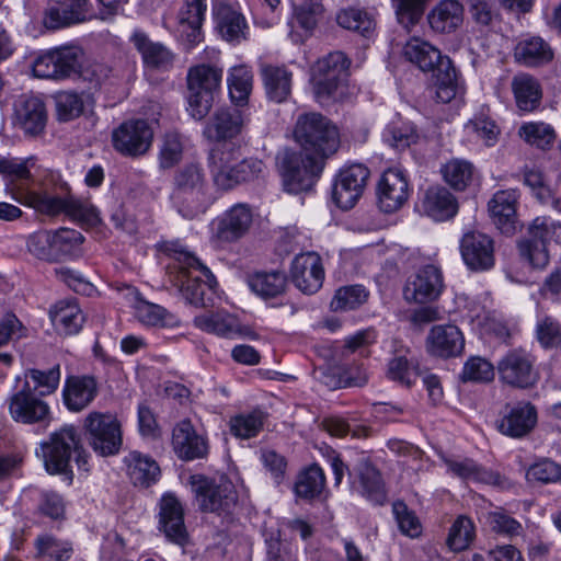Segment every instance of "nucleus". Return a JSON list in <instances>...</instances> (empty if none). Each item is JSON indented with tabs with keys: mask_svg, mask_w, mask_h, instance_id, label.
Returning a JSON list of instances; mask_svg holds the SVG:
<instances>
[{
	"mask_svg": "<svg viewBox=\"0 0 561 561\" xmlns=\"http://www.w3.org/2000/svg\"><path fill=\"white\" fill-rule=\"evenodd\" d=\"M34 165L33 157L3 159L1 174L8 178L4 191L12 199L47 216L65 214L81 226L95 227L101 222L99 210L89 201L69 194L55 195L39 186L31 174Z\"/></svg>",
	"mask_w": 561,
	"mask_h": 561,
	"instance_id": "1",
	"label": "nucleus"
},
{
	"mask_svg": "<svg viewBox=\"0 0 561 561\" xmlns=\"http://www.w3.org/2000/svg\"><path fill=\"white\" fill-rule=\"evenodd\" d=\"M170 279L183 298L196 307L213 306L217 282L210 270L185 249L174 250Z\"/></svg>",
	"mask_w": 561,
	"mask_h": 561,
	"instance_id": "2",
	"label": "nucleus"
},
{
	"mask_svg": "<svg viewBox=\"0 0 561 561\" xmlns=\"http://www.w3.org/2000/svg\"><path fill=\"white\" fill-rule=\"evenodd\" d=\"M171 202L186 219H194L207 210L211 204V194L202 164L186 163L175 171Z\"/></svg>",
	"mask_w": 561,
	"mask_h": 561,
	"instance_id": "3",
	"label": "nucleus"
},
{
	"mask_svg": "<svg viewBox=\"0 0 561 561\" xmlns=\"http://www.w3.org/2000/svg\"><path fill=\"white\" fill-rule=\"evenodd\" d=\"M294 139L300 151L322 161L334 154L340 147L337 127L321 113L300 114L294 127Z\"/></svg>",
	"mask_w": 561,
	"mask_h": 561,
	"instance_id": "4",
	"label": "nucleus"
},
{
	"mask_svg": "<svg viewBox=\"0 0 561 561\" xmlns=\"http://www.w3.org/2000/svg\"><path fill=\"white\" fill-rule=\"evenodd\" d=\"M83 241V234L70 228L38 230L28 236L26 248L34 257L55 263L77 255Z\"/></svg>",
	"mask_w": 561,
	"mask_h": 561,
	"instance_id": "5",
	"label": "nucleus"
},
{
	"mask_svg": "<svg viewBox=\"0 0 561 561\" xmlns=\"http://www.w3.org/2000/svg\"><path fill=\"white\" fill-rule=\"evenodd\" d=\"M324 164L320 158L289 149L277 157L284 190L290 194L310 191L320 179Z\"/></svg>",
	"mask_w": 561,
	"mask_h": 561,
	"instance_id": "6",
	"label": "nucleus"
},
{
	"mask_svg": "<svg viewBox=\"0 0 561 561\" xmlns=\"http://www.w3.org/2000/svg\"><path fill=\"white\" fill-rule=\"evenodd\" d=\"M222 70L211 65L201 64L187 72V111L195 119H203L210 111L214 94L220 89Z\"/></svg>",
	"mask_w": 561,
	"mask_h": 561,
	"instance_id": "7",
	"label": "nucleus"
},
{
	"mask_svg": "<svg viewBox=\"0 0 561 561\" xmlns=\"http://www.w3.org/2000/svg\"><path fill=\"white\" fill-rule=\"evenodd\" d=\"M80 433L77 427L66 424L49 435L48 440L41 444L42 456L46 470L53 474H67L72 479L69 470L72 453L80 447Z\"/></svg>",
	"mask_w": 561,
	"mask_h": 561,
	"instance_id": "8",
	"label": "nucleus"
},
{
	"mask_svg": "<svg viewBox=\"0 0 561 561\" xmlns=\"http://www.w3.org/2000/svg\"><path fill=\"white\" fill-rule=\"evenodd\" d=\"M191 484L204 512L228 513L237 504L234 485L226 476L214 479L201 474L192 476Z\"/></svg>",
	"mask_w": 561,
	"mask_h": 561,
	"instance_id": "9",
	"label": "nucleus"
},
{
	"mask_svg": "<svg viewBox=\"0 0 561 561\" xmlns=\"http://www.w3.org/2000/svg\"><path fill=\"white\" fill-rule=\"evenodd\" d=\"M560 225L550 217H536L528 227V234L518 242L523 259L535 268H545L550 260L548 244L556 237Z\"/></svg>",
	"mask_w": 561,
	"mask_h": 561,
	"instance_id": "10",
	"label": "nucleus"
},
{
	"mask_svg": "<svg viewBox=\"0 0 561 561\" xmlns=\"http://www.w3.org/2000/svg\"><path fill=\"white\" fill-rule=\"evenodd\" d=\"M496 371L502 383L517 389L533 388L539 380L535 358L523 348L506 352L499 359Z\"/></svg>",
	"mask_w": 561,
	"mask_h": 561,
	"instance_id": "11",
	"label": "nucleus"
},
{
	"mask_svg": "<svg viewBox=\"0 0 561 561\" xmlns=\"http://www.w3.org/2000/svg\"><path fill=\"white\" fill-rule=\"evenodd\" d=\"M81 57V48L75 45L49 49L35 58L33 72L44 79H66L79 71Z\"/></svg>",
	"mask_w": 561,
	"mask_h": 561,
	"instance_id": "12",
	"label": "nucleus"
},
{
	"mask_svg": "<svg viewBox=\"0 0 561 561\" xmlns=\"http://www.w3.org/2000/svg\"><path fill=\"white\" fill-rule=\"evenodd\" d=\"M350 60L342 51H333L318 59L311 68V81L318 101L332 98L347 76Z\"/></svg>",
	"mask_w": 561,
	"mask_h": 561,
	"instance_id": "13",
	"label": "nucleus"
},
{
	"mask_svg": "<svg viewBox=\"0 0 561 561\" xmlns=\"http://www.w3.org/2000/svg\"><path fill=\"white\" fill-rule=\"evenodd\" d=\"M83 426L95 453L101 456L118 453L122 446V432L121 425L113 414L93 411L84 419Z\"/></svg>",
	"mask_w": 561,
	"mask_h": 561,
	"instance_id": "14",
	"label": "nucleus"
},
{
	"mask_svg": "<svg viewBox=\"0 0 561 561\" xmlns=\"http://www.w3.org/2000/svg\"><path fill=\"white\" fill-rule=\"evenodd\" d=\"M370 171L360 163L344 167L335 175L332 188V198L336 206L343 210L353 208L362 197Z\"/></svg>",
	"mask_w": 561,
	"mask_h": 561,
	"instance_id": "15",
	"label": "nucleus"
},
{
	"mask_svg": "<svg viewBox=\"0 0 561 561\" xmlns=\"http://www.w3.org/2000/svg\"><path fill=\"white\" fill-rule=\"evenodd\" d=\"M96 19L90 0H50L43 23L49 30H59Z\"/></svg>",
	"mask_w": 561,
	"mask_h": 561,
	"instance_id": "16",
	"label": "nucleus"
},
{
	"mask_svg": "<svg viewBox=\"0 0 561 561\" xmlns=\"http://www.w3.org/2000/svg\"><path fill=\"white\" fill-rule=\"evenodd\" d=\"M153 130L145 119H129L114 129L112 141L114 148L124 156L145 154L151 147Z\"/></svg>",
	"mask_w": 561,
	"mask_h": 561,
	"instance_id": "17",
	"label": "nucleus"
},
{
	"mask_svg": "<svg viewBox=\"0 0 561 561\" xmlns=\"http://www.w3.org/2000/svg\"><path fill=\"white\" fill-rule=\"evenodd\" d=\"M444 290L440 268L434 264L421 267L403 288V297L410 304H427L439 298Z\"/></svg>",
	"mask_w": 561,
	"mask_h": 561,
	"instance_id": "18",
	"label": "nucleus"
},
{
	"mask_svg": "<svg viewBox=\"0 0 561 561\" xmlns=\"http://www.w3.org/2000/svg\"><path fill=\"white\" fill-rule=\"evenodd\" d=\"M459 248L469 270L483 272L494 266V241L489 234L479 230H468L462 234Z\"/></svg>",
	"mask_w": 561,
	"mask_h": 561,
	"instance_id": "19",
	"label": "nucleus"
},
{
	"mask_svg": "<svg viewBox=\"0 0 561 561\" xmlns=\"http://www.w3.org/2000/svg\"><path fill=\"white\" fill-rule=\"evenodd\" d=\"M47 110L42 99L22 95L14 103L12 122L27 138L41 136L47 124Z\"/></svg>",
	"mask_w": 561,
	"mask_h": 561,
	"instance_id": "20",
	"label": "nucleus"
},
{
	"mask_svg": "<svg viewBox=\"0 0 561 561\" xmlns=\"http://www.w3.org/2000/svg\"><path fill=\"white\" fill-rule=\"evenodd\" d=\"M426 352L434 357L448 359L458 357L465 350V336L454 324L433 325L425 339Z\"/></svg>",
	"mask_w": 561,
	"mask_h": 561,
	"instance_id": "21",
	"label": "nucleus"
},
{
	"mask_svg": "<svg viewBox=\"0 0 561 561\" xmlns=\"http://www.w3.org/2000/svg\"><path fill=\"white\" fill-rule=\"evenodd\" d=\"M9 413L11 417L23 424H34L49 419V405L37 398L24 382L23 387L9 399Z\"/></svg>",
	"mask_w": 561,
	"mask_h": 561,
	"instance_id": "22",
	"label": "nucleus"
},
{
	"mask_svg": "<svg viewBox=\"0 0 561 561\" xmlns=\"http://www.w3.org/2000/svg\"><path fill=\"white\" fill-rule=\"evenodd\" d=\"M290 276L295 286L302 293H317L324 280L322 260L316 252L297 254L290 267Z\"/></svg>",
	"mask_w": 561,
	"mask_h": 561,
	"instance_id": "23",
	"label": "nucleus"
},
{
	"mask_svg": "<svg viewBox=\"0 0 561 561\" xmlns=\"http://www.w3.org/2000/svg\"><path fill=\"white\" fill-rule=\"evenodd\" d=\"M239 158L238 149L230 144H221L213 148L208 156V165L214 184L222 191H229L240 184L234 161Z\"/></svg>",
	"mask_w": 561,
	"mask_h": 561,
	"instance_id": "24",
	"label": "nucleus"
},
{
	"mask_svg": "<svg viewBox=\"0 0 561 561\" xmlns=\"http://www.w3.org/2000/svg\"><path fill=\"white\" fill-rule=\"evenodd\" d=\"M409 198V183L402 171L388 169L378 182L377 201L383 213H394Z\"/></svg>",
	"mask_w": 561,
	"mask_h": 561,
	"instance_id": "25",
	"label": "nucleus"
},
{
	"mask_svg": "<svg viewBox=\"0 0 561 561\" xmlns=\"http://www.w3.org/2000/svg\"><path fill=\"white\" fill-rule=\"evenodd\" d=\"M172 448L175 455L185 461L202 459L209 450L207 438L198 434L188 420H182L174 426Z\"/></svg>",
	"mask_w": 561,
	"mask_h": 561,
	"instance_id": "26",
	"label": "nucleus"
},
{
	"mask_svg": "<svg viewBox=\"0 0 561 561\" xmlns=\"http://www.w3.org/2000/svg\"><path fill=\"white\" fill-rule=\"evenodd\" d=\"M159 529L175 545L183 547L188 541L183 506L172 494H165L160 501Z\"/></svg>",
	"mask_w": 561,
	"mask_h": 561,
	"instance_id": "27",
	"label": "nucleus"
},
{
	"mask_svg": "<svg viewBox=\"0 0 561 561\" xmlns=\"http://www.w3.org/2000/svg\"><path fill=\"white\" fill-rule=\"evenodd\" d=\"M536 423V408L529 402H518L506 407L505 413L496 421V428L503 435L519 438L527 435Z\"/></svg>",
	"mask_w": 561,
	"mask_h": 561,
	"instance_id": "28",
	"label": "nucleus"
},
{
	"mask_svg": "<svg viewBox=\"0 0 561 561\" xmlns=\"http://www.w3.org/2000/svg\"><path fill=\"white\" fill-rule=\"evenodd\" d=\"M98 381L93 376H69L65 380L62 401L71 412L87 409L98 396Z\"/></svg>",
	"mask_w": 561,
	"mask_h": 561,
	"instance_id": "29",
	"label": "nucleus"
},
{
	"mask_svg": "<svg viewBox=\"0 0 561 561\" xmlns=\"http://www.w3.org/2000/svg\"><path fill=\"white\" fill-rule=\"evenodd\" d=\"M215 28L220 37L232 45H239L249 37V25L244 15L229 4H219L214 13Z\"/></svg>",
	"mask_w": 561,
	"mask_h": 561,
	"instance_id": "30",
	"label": "nucleus"
},
{
	"mask_svg": "<svg viewBox=\"0 0 561 561\" xmlns=\"http://www.w3.org/2000/svg\"><path fill=\"white\" fill-rule=\"evenodd\" d=\"M517 199L516 190H503L496 192L488 204L493 222L503 233L513 234L517 229Z\"/></svg>",
	"mask_w": 561,
	"mask_h": 561,
	"instance_id": "31",
	"label": "nucleus"
},
{
	"mask_svg": "<svg viewBox=\"0 0 561 561\" xmlns=\"http://www.w3.org/2000/svg\"><path fill=\"white\" fill-rule=\"evenodd\" d=\"M252 224V211L245 204L232 206L217 221L215 237L219 241L233 242L243 237Z\"/></svg>",
	"mask_w": 561,
	"mask_h": 561,
	"instance_id": "32",
	"label": "nucleus"
},
{
	"mask_svg": "<svg viewBox=\"0 0 561 561\" xmlns=\"http://www.w3.org/2000/svg\"><path fill=\"white\" fill-rule=\"evenodd\" d=\"M194 325L210 334L226 339H234L244 334V330L237 316L226 311L217 310L196 316Z\"/></svg>",
	"mask_w": 561,
	"mask_h": 561,
	"instance_id": "33",
	"label": "nucleus"
},
{
	"mask_svg": "<svg viewBox=\"0 0 561 561\" xmlns=\"http://www.w3.org/2000/svg\"><path fill=\"white\" fill-rule=\"evenodd\" d=\"M206 0H185L178 13L179 31L190 47L201 43L202 25L205 19Z\"/></svg>",
	"mask_w": 561,
	"mask_h": 561,
	"instance_id": "34",
	"label": "nucleus"
},
{
	"mask_svg": "<svg viewBox=\"0 0 561 561\" xmlns=\"http://www.w3.org/2000/svg\"><path fill=\"white\" fill-rule=\"evenodd\" d=\"M244 125V118L239 110L220 108L214 113L204 128V135L209 140H225L238 136Z\"/></svg>",
	"mask_w": 561,
	"mask_h": 561,
	"instance_id": "35",
	"label": "nucleus"
},
{
	"mask_svg": "<svg viewBox=\"0 0 561 561\" xmlns=\"http://www.w3.org/2000/svg\"><path fill=\"white\" fill-rule=\"evenodd\" d=\"M353 488L375 504H383L387 499L380 472L367 460H362L353 479Z\"/></svg>",
	"mask_w": 561,
	"mask_h": 561,
	"instance_id": "36",
	"label": "nucleus"
},
{
	"mask_svg": "<svg viewBox=\"0 0 561 561\" xmlns=\"http://www.w3.org/2000/svg\"><path fill=\"white\" fill-rule=\"evenodd\" d=\"M125 298L134 309L137 320L144 325L165 327L171 323V314L163 307L144 300L136 288L127 286Z\"/></svg>",
	"mask_w": 561,
	"mask_h": 561,
	"instance_id": "37",
	"label": "nucleus"
},
{
	"mask_svg": "<svg viewBox=\"0 0 561 561\" xmlns=\"http://www.w3.org/2000/svg\"><path fill=\"white\" fill-rule=\"evenodd\" d=\"M261 77L267 98L276 103L285 102L291 93L293 72L285 66L262 65Z\"/></svg>",
	"mask_w": 561,
	"mask_h": 561,
	"instance_id": "38",
	"label": "nucleus"
},
{
	"mask_svg": "<svg viewBox=\"0 0 561 561\" xmlns=\"http://www.w3.org/2000/svg\"><path fill=\"white\" fill-rule=\"evenodd\" d=\"M402 55L409 62L424 72L434 70L442 64L443 59L447 58L432 44L415 36L407 41L402 48Z\"/></svg>",
	"mask_w": 561,
	"mask_h": 561,
	"instance_id": "39",
	"label": "nucleus"
},
{
	"mask_svg": "<svg viewBox=\"0 0 561 561\" xmlns=\"http://www.w3.org/2000/svg\"><path fill=\"white\" fill-rule=\"evenodd\" d=\"M463 21V7L457 0L439 1L428 14V23L437 33H451Z\"/></svg>",
	"mask_w": 561,
	"mask_h": 561,
	"instance_id": "40",
	"label": "nucleus"
},
{
	"mask_svg": "<svg viewBox=\"0 0 561 561\" xmlns=\"http://www.w3.org/2000/svg\"><path fill=\"white\" fill-rule=\"evenodd\" d=\"M55 329L62 334L78 333L83 323L84 316L75 300H61L49 312Z\"/></svg>",
	"mask_w": 561,
	"mask_h": 561,
	"instance_id": "41",
	"label": "nucleus"
},
{
	"mask_svg": "<svg viewBox=\"0 0 561 561\" xmlns=\"http://www.w3.org/2000/svg\"><path fill=\"white\" fill-rule=\"evenodd\" d=\"M514 57L526 67H536L550 62L553 59V51L541 37L533 36L517 43Z\"/></svg>",
	"mask_w": 561,
	"mask_h": 561,
	"instance_id": "42",
	"label": "nucleus"
},
{
	"mask_svg": "<svg viewBox=\"0 0 561 561\" xmlns=\"http://www.w3.org/2000/svg\"><path fill=\"white\" fill-rule=\"evenodd\" d=\"M127 474L136 486L148 488L154 483L160 474L158 463L149 456L139 451H131L125 458Z\"/></svg>",
	"mask_w": 561,
	"mask_h": 561,
	"instance_id": "43",
	"label": "nucleus"
},
{
	"mask_svg": "<svg viewBox=\"0 0 561 561\" xmlns=\"http://www.w3.org/2000/svg\"><path fill=\"white\" fill-rule=\"evenodd\" d=\"M435 98L438 102L448 103L463 92L462 84L450 59H443L434 70Z\"/></svg>",
	"mask_w": 561,
	"mask_h": 561,
	"instance_id": "44",
	"label": "nucleus"
},
{
	"mask_svg": "<svg viewBox=\"0 0 561 561\" xmlns=\"http://www.w3.org/2000/svg\"><path fill=\"white\" fill-rule=\"evenodd\" d=\"M448 472L467 481L482 482L486 484H501L500 474L486 470L471 459L443 458Z\"/></svg>",
	"mask_w": 561,
	"mask_h": 561,
	"instance_id": "45",
	"label": "nucleus"
},
{
	"mask_svg": "<svg viewBox=\"0 0 561 561\" xmlns=\"http://www.w3.org/2000/svg\"><path fill=\"white\" fill-rule=\"evenodd\" d=\"M424 208L435 220H446L456 215L458 203L447 188L437 186L427 190Z\"/></svg>",
	"mask_w": 561,
	"mask_h": 561,
	"instance_id": "46",
	"label": "nucleus"
},
{
	"mask_svg": "<svg viewBox=\"0 0 561 561\" xmlns=\"http://www.w3.org/2000/svg\"><path fill=\"white\" fill-rule=\"evenodd\" d=\"M131 41L147 66L167 68L172 64V53L164 45L150 41L144 32H135Z\"/></svg>",
	"mask_w": 561,
	"mask_h": 561,
	"instance_id": "47",
	"label": "nucleus"
},
{
	"mask_svg": "<svg viewBox=\"0 0 561 561\" xmlns=\"http://www.w3.org/2000/svg\"><path fill=\"white\" fill-rule=\"evenodd\" d=\"M512 90L516 105L520 111L531 112L537 108L541 100V89L538 81L527 73H520L513 78Z\"/></svg>",
	"mask_w": 561,
	"mask_h": 561,
	"instance_id": "48",
	"label": "nucleus"
},
{
	"mask_svg": "<svg viewBox=\"0 0 561 561\" xmlns=\"http://www.w3.org/2000/svg\"><path fill=\"white\" fill-rule=\"evenodd\" d=\"M248 285L257 296L268 299L285 293L287 277L283 272H255L248 276Z\"/></svg>",
	"mask_w": 561,
	"mask_h": 561,
	"instance_id": "49",
	"label": "nucleus"
},
{
	"mask_svg": "<svg viewBox=\"0 0 561 561\" xmlns=\"http://www.w3.org/2000/svg\"><path fill=\"white\" fill-rule=\"evenodd\" d=\"M229 95L237 105L247 104L253 88V72L245 65L234 66L227 78Z\"/></svg>",
	"mask_w": 561,
	"mask_h": 561,
	"instance_id": "50",
	"label": "nucleus"
},
{
	"mask_svg": "<svg viewBox=\"0 0 561 561\" xmlns=\"http://www.w3.org/2000/svg\"><path fill=\"white\" fill-rule=\"evenodd\" d=\"M518 136L526 144L542 150L550 149L557 139L554 128L545 122L524 123L518 128Z\"/></svg>",
	"mask_w": 561,
	"mask_h": 561,
	"instance_id": "51",
	"label": "nucleus"
},
{
	"mask_svg": "<svg viewBox=\"0 0 561 561\" xmlns=\"http://www.w3.org/2000/svg\"><path fill=\"white\" fill-rule=\"evenodd\" d=\"M336 22L341 27L365 37H370L376 27L374 18L367 11L357 8L341 10L336 15Z\"/></svg>",
	"mask_w": 561,
	"mask_h": 561,
	"instance_id": "52",
	"label": "nucleus"
},
{
	"mask_svg": "<svg viewBox=\"0 0 561 561\" xmlns=\"http://www.w3.org/2000/svg\"><path fill=\"white\" fill-rule=\"evenodd\" d=\"M36 556L46 561H68L73 554L72 543L50 535L38 536L35 540Z\"/></svg>",
	"mask_w": 561,
	"mask_h": 561,
	"instance_id": "53",
	"label": "nucleus"
},
{
	"mask_svg": "<svg viewBox=\"0 0 561 561\" xmlns=\"http://www.w3.org/2000/svg\"><path fill=\"white\" fill-rule=\"evenodd\" d=\"M24 377V382H30L32 392L36 391L39 396H49L57 390L60 382V366L55 365L48 370L27 369Z\"/></svg>",
	"mask_w": 561,
	"mask_h": 561,
	"instance_id": "54",
	"label": "nucleus"
},
{
	"mask_svg": "<svg viewBox=\"0 0 561 561\" xmlns=\"http://www.w3.org/2000/svg\"><path fill=\"white\" fill-rule=\"evenodd\" d=\"M474 539L473 522L467 516H458L449 528L446 543L451 551L466 550Z\"/></svg>",
	"mask_w": 561,
	"mask_h": 561,
	"instance_id": "55",
	"label": "nucleus"
},
{
	"mask_svg": "<svg viewBox=\"0 0 561 561\" xmlns=\"http://www.w3.org/2000/svg\"><path fill=\"white\" fill-rule=\"evenodd\" d=\"M382 137L391 147L402 150L415 144L419 134L412 123L397 121L386 127Z\"/></svg>",
	"mask_w": 561,
	"mask_h": 561,
	"instance_id": "56",
	"label": "nucleus"
},
{
	"mask_svg": "<svg viewBox=\"0 0 561 561\" xmlns=\"http://www.w3.org/2000/svg\"><path fill=\"white\" fill-rule=\"evenodd\" d=\"M325 484V477L322 469L311 466L304 470L295 483V492L299 497L313 499L322 492Z\"/></svg>",
	"mask_w": 561,
	"mask_h": 561,
	"instance_id": "57",
	"label": "nucleus"
},
{
	"mask_svg": "<svg viewBox=\"0 0 561 561\" xmlns=\"http://www.w3.org/2000/svg\"><path fill=\"white\" fill-rule=\"evenodd\" d=\"M369 293L363 285H350L339 288L331 300L333 311L353 310L365 304Z\"/></svg>",
	"mask_w": 561,
	"mask_h": 561,
	"instance_id": "58",
	"label": "nucleus"
},
{
	"mask_svg": "<svg viewBox=\"0 0 561 561\" xmlns=\"http://www.w3.org/2000/svg\"><path fill=\"white\" fill-rule=\"evenodd\" d=\"M444 181L457 191H463L472 180L473 165L461 159H453L442 167Z\"/></svg>",
	"mask_w": 561,
	"mask_h": 561,
	"instance_id": "59",
	"label": "nucleus"
},
{
	"mask_svg": "<svg viewBox=\"0 0 561 561\" xmlns=\"http://www.w3.org/2000/svg\"><path fill=\"white\" fill-rule=\"evenodd\" d=\"M322 10L320 0H300L294 4L291 26L297 25L306 33H310L316 27Z\"/></svg>",
	"mask_w": 561,
	"mask_h": 561,
	"instance_id": "60",
	"label": "nucleus"
},
{
	"mask_svg": "<svg viewBox=\"0 0 561 561\" xmlns=\"http://www.w3.org/2000/svg\"><path fill=\"white\" fill-rule=\"evenodd\" d=\"M57 119L60 122H69L79 117L84 107L83 100L80 94L72 91H60L54 95Z\"/></svg>",
	"mask_w": 561,
	"mask_h": 561,
	"instance_id": "61",
	"label": "nucleus"
},
{
	"mask_svg": "<svg viewBox=\"0 0 561 561\" xmlns=\"http://www.w3.org/2000/svg\"><path fill=\"white\" fill-rule=\"evenodd\" d=\"M465 129L468 135L474 136L488 147L496 144L501 133L495 122L484 114L472 117L465 125Z\"/></svg>",
	"mask_w": 561,
	"mask_h": 561,
	"instance_id": "62",
	"label": "nucleus"
},
{
	"mask_svg": "<svg viewBox=\"0 0 561 561\" xmlns=\"http://www.w3.org/2000/svg\"><path fill=\"white\" fill-rule=\"evenodd\" d=\"M495 367L481 356H470L463 364L460 379L465 382H490L494 379Z\"/></svg>",
	"mask_w": 561,
	"mask_h": 561,
	"instance_id": "63",
	"label": "nucleus"
},
{
	"mask_svg": "<svg viewBox=\"0 0 561 561\" xmlns=\"http://www.w3.org/2000/svg\"><path fill=\"white\" fill-rule=\"evenodd\" d=\"M526 479L540 484L558 482L561 479V465L550 458H540L528 467Z\"/></svg>",
	"mask_w": 561,
	"mask_h": 561,
	"instance_id": "64",
	"label": "nucleus"
}]
</instances>
